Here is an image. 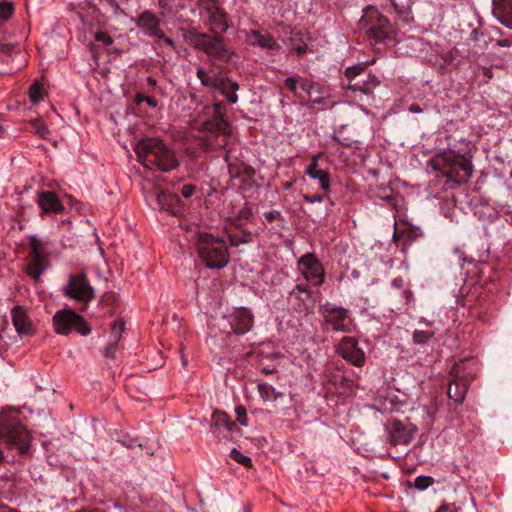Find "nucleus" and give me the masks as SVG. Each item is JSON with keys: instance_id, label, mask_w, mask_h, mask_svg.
<instances>
[{"instance_id": "f8f14e48", "label": "nucleus", "mask_w": 512, "mask_h": 512, "mask_svg": "<svg viewBox=\"0 0 512 512\" xmlns=\"http://www.w3.org/2000/svg\"><path fill=\"white\" fill-rule=\"evenodd\" d=\"M387 439L393 446L408 445L417 433V427L397 419L389 420L385 425Z\"/></svg>"}, {"instance_id": "f3484780", "label": "nucleus", "mask_w": 512, "mask_h": 512, "mask_svg": "<svg viewBox=\"0 0 512 512\" xmlns=\"http://www.w3.org/2000/svg\"><path fill=\"white\" fill-rule=\"evenodd\" d=\"M10 314L12 323L19 336L31 337L35 334L36 326L32 321L26 307L16 305L11 309Z\"/></svg>"}, {"instance_id": "9d476101", "label": "nucleus", "mask_w": 512, "mask_h": 512, "mask_svg": "<svg viewBox=\"0 0 512 512\" xmlns=\"http://www.w3.org/2000/svg\"><path fill=\"white\" fill-rule=\"evenodd\" d=\"M319 312L323 316L325 324L334 331L349 333L354 328L353 320L346 308L326 302L320 307Z\"/></svg>"}, {"instance_id": "0eeeda50", "label": "nucleus", "mask_w": 512, "mask_h": 512, "mask_svg": "<svg viewBox=\"0 0 512 512\" xmlns=\"http://www.w3.org/2000/svg\"><path fill=\"white\" fill-rule=\"evenodd\" d=\"M368 39L381 42L392 37L393 29L389 20L373 7H367L359 20Z\"/></svg>"}, {"instance_id": "e2e57ef3", "label": "nucleus", "mask_w": 512, "mask_h": 512, "mask_svg": "<svg viewBox=\"0 0 512 512\" xmlns=\"http://www.w3.org/2000/svg\"><path fill=\"white\" fill-rule=\"evenodd\" d=\"M182 364L185 366L187 363V360L184 358V356H181Z\"/></svg>"}, {"instance_id": "1a4fd4ad", "label": "nucleus", "mask_w": 512, "mask_h": 512, "mask_svg": "<svg viewBox=\"0 0 512 512\" xmlns=\"http://www.w3.org/2000/svg\"><path fill=\"white\" fill-rule=\"evenodd\" d=\"M52 321L57 334L68 335L73 329L83 336L91 332L84 318L69 309L57 311Z\"/></svg>"}, {"instance_id": "393cba45", "label": "nucleus", "mask_w": 512, "mask_h": 512, "mask_svg": "<svg viewBox=\"0 0 512 512\" xmlns=\"http://www.w3.org/2000/svg\"><path fill=\"white\" fill-rule=\"evenodd\" d=\"M156 199L161 209L171 211L175 214V208L179 203V198L176 194L168 190H162L156 193Z\"/></svg>"}, {"instance_id": "c85d7f7f", "label": "nucleus", "mask_w": 512, "mask_h": 512, "mask_svg": "<svg viewBox=\"0 0 512 512\" xmlns=\"http://www.w3.org/2000/svg\"><path fill=\"white\" fill-rule=\"evenodd\" d=\"M258 392L264 401H276L282 396L281 392H278L272 385L268 383H259Z\"/></svg>"}, {"instance_id": "5fc2aeb1", "label": "nucleus", "mask_w": 512, "mask_h": 512, "mask_svg": "<svg viewBox=\"0 0 512 512\" xmlns=\"http://www.w3.org/2000/svg\"><path fill=\"white\" fill-rule=\"evenodd\" d=\"M436 512H456V507L452 505H443Z\"/></svg>"}, {"instance_id": "aec40b11", "label": "nucleus", "mask_w": 512, "mask_h": 512, "mask_svg": "<svg viewBox=\"0 0 512 512\" xmlns=\"http://www.w3.org/2000/svg\"><path fill=\"white\" fill-rule=\"evenodd\" d=\"M138 28L148 36L163 37V31L159 28L160 19L151 11L145 10L138 17L133 18Z\"/></svg>"}, {"instance_id": "5701e85b", "label": "nucleus", "mask_w": 512, "mask_h": 512, "mask_svg": "<svg viewBox=\"0 0 512 512\" xmlns=\"http://www.w3.org/2000/svg\"><path fill=\"white\" fill-rule=\"evenodd\" d=\"M318 157L319 156L313 157L312 162L309 164V166L306 169V174L311 179L317 180L319 182L321 189L324 192H329L330 176H329L328 172H326L318 167Z\"/></svg>"}, {"instance_id": "72a5a7b5", "label": "nucleus", "mask_w": 512, "mask_h": 512, "mask_svg": "<svg viewBox=\"0 0 512 512\" xmlns=\"http://www.w3.org/2000/svg\"><path fill=\"white\" fill-rule=\"evenodd\" d=\"M230 457L235 460L237 463L245 466V467H251L252 466V460L250 457L243 455L240 451H238L236 448L232 449L230 452Z\"/></svg>"}, {"instance_id": "2f4dec72", "label": "nucleus", "mask_w": 512, "mask_h": 512, "mask_svg": "<svg viewBox=\"0 0 512 512\" xmlns=\"http://www.w3.org/2000/svg\"><path fill=\"white\" fill-rule=\"evenodd\" d=\"M371 193L380 199L391 200L393 191L389 186L376 185L370 189Z\"/></svg>"}, {"instance_id": "ea45409f", "label": "nucleus", "mask_w": 512, "mask_h": 512, "mask_svg": "<svg viewBox=\"0 0 512 512\" xmlns=\"http://www.w3.org/2000/svg\"><path fill=\"white\" fill-rule=\"evenodd\" d=\"M433 336L432 333L422 331V330H416L413 333V340L418 344H425L428 342V340Z\"/></svg>"}, {"instance_id": "bf43d9fd", "label": "nucleus", "mask_w": 512, "mask_h": 512, "mask_svg": "<svg viewBox=\"0 0 512 512\" xmlns=\"http://www.w3.org/2000/svg\"><path fill=\"white\" fill-rule=\"evenodd\" d=\"M499 45L503 46V47H509L510 46V41L509 40H502V41L499 42Z\"/></svg>"}, {"instance_id": "49530a36", "label": "nucleus", "mask_w": 512, "mask_h": 512, "mask_svg": "<svg viewBox=\"0 0 512 512\" xmlns=\"http://www.w3.org/2000/svg\"><path fill=\"white\" fill-rule=\"evenodd\" d=\"M352 391V384L350 381L348 380H344L342 379L341 380V388H337L335 390L336 393L340 394V395H345V394H348Z\"/></svg>"}, {"instance_id": "6e6552de", "label": "nucleus", "mask_w": 512, "mask_h": 512, "mask_svg": "<svg viewBox=\"0 0 512 512\" xmlns=\"http://www.w3.org/2000/svg\"><path fill=\"white\" fill-rule=\"evenodd\" d=\"M374 63L363 62L355 66L348 67L345 70V76L348 80L347 88L352 91H358L364 94L373 93L374 89L380 85L379 78L371 73H365L366 67Z\"/></svg>"}, {"instance_id": "ddd939ff", "label": "nucleus", "mask_w": 512, "mask_h": 512, "mask_svg": "<svg viewBox=\"0 0 512 512\" xmlns=\"http://www.w3.org/2000/svg\"><path fill=\"white\" fill-rule=\"evenodd\" d=\"M30 258L27 273L33 279H38L47 267V252L45 244L36 236L30 238Z\"/></svg>"}, {"instance_id": "3c124183", "label": "nucleus", "mask_w": 512, "mask_h": 512, "mask_svg": "<svg viewBox=\"0 0 512 512\" xmlns=\"http://www.w3.org/2000/svg\"><path fill=\"white\" fill-rule=\"evenodd\" d=\"M18 45L15 44H6L0 42V51L5 53H11L14 50L18 49Z\"/></svg>"}, {"instance_id": "4d7b16f0", "label": "nucleus", "mask_w": 512, "mask_h": 512, "mask_svg": "<svg viewBox=\"0 0 512 512\" xmlns=\"http://www.w3.org/2000/svg\"><path fill=\"white\" fill-rule=\"evenodd\" d=\"M409 111L413 113H421L422 109L420 108L419 105L414 104L409 107Z\"/></svg>"}, {"instance_id": "2eb2a0df", "label": "nucleus", "mask_w": 512, "mask_h": 512, "mask_svg": "<svg viewBox=\"0 0 512 512\" xmlns=\"http://www.w3.org/2000/svg\"><path fill=\"white\" fill-rule=\"evenodd\" d=\"M304 278L315 286H320L324 281V268L314 254H305L299 261Z\"/></svg>"}, {"instance_id": "dca6fc26", "label": "nucleus", "mask_w": 512, "mask_h": 512, "mask_svg": "<svg viewBox=\"0 0 512 512\" xmlns=\"http://www.w3.org/2000/svg\"><path fill=\"white\" fill-rule=\"evenodd\" d=\"M223 321L230 326L234 334L243 335L252 328L254 317L247 308L240 307L224 317Z\"/></svg>"}, {"instance_id": "864d4df0", "label": "nucleus", "mask_w": 512, "mask_h": 512, "mask_svg": "<svg viewBox=\"0 0 512 512\" xmlns=\"http://www.w3.org/2000/svg\"><path fill=\"white\" fill-rule=\"evenodd\" d=\"M304 200L306 202H309V203L322 202L323 197L322 196H309V195H305L304 196Z\"/></svg>"}, {"instance_id": "58836bf2", "label": "nucleus", "mask_w": 512, "mask_h": 512, "mask_svg": "<svg viewBox=\"0 0 512 512\" xmlns=\"http://www.w3.org/2000/svg\"><path fill=\"white\" fill-rule=\"evenodd\" d=\"M434 480L430 476H419L415 479V487L419 490H425L433 484Z\"/></svg>"}, {"instance_id": "c9c22d12", "label": "nucleus", "mask_w": 512, "mask_h": 512, "mask_svg": "<svg viewBox=\"0 0 512 512\" xmlns=\"http://www.w3.org/2000/svg\"><path fill=\"white\" fill-rule=\"evenodd\" d=\"M125 323L122 320L113 322L111 326V339L115 342H119L122 332L124 331Z\"/></svg>"}, {"instance_id": "7ed1b4c3", "label": "nucleus", "mask_w": 512, "mask_h": 512, "mask_svg": "<svg viewBox=\"0 0 512 512\" xmlns=\"http://www.w3.org/2000/svg\"><path fill=\"white\" fill-rule=\"evenodd\" d=\"M196 249L207 268L222 269L229 262V253L225 242L212 234L198 233Z\"/></svg>"}, {"instance_id": "79ce46f5", "label": "nucleus", "mask_w": 512, "mask_h": 512, "mask_svg": "<svg viewBox=\"0 0 512 512\" xmlns=\"http://www.w3.org/2000/svg\"><path fill=\"white\" fill-rule=\"evenodd\" d=\"M299 76L288 77L284 80V86L292 93H296L297 86L299 85Z\"/></svg>"}, {"instance_id": "13d9d810", "label": "nucleus", "mask_w": 512, "mask_h": 512, "mask_svg": "<svg viewBox=\"0 0 512 512\" xmlns=\"http://www.w3.org/2000/svg\"><path fill=\"white\" fill-rule=\"evenodd\" d=\"M0 512H17L11 508H9L8 506H5V505H1L0 506Z\"/></svg>"}, {"instance_id": "6ab92c4d", "label": "nucleus", "mask_w": 512, "mask_h": 512, "mask_svg": "<svg viewBox=\"0 0 512 512\" xmlns=\"http://www.w3.org/2000/svg\"><path fill=\"white\" fill-rule=\"evenodd\" d=\"M37 204L40 208V216L47 214H60L65 207L53 191H40L37 193Z\"/></svg>"}, {"instance_id": "4be33fe9", "label": "nucleus", "mask_w": 512, "mask_h": 512, "mask_svg": "<svg viewBox=\"0 0 512 512\" xmlns=\"http://www.w3.org/2000/svg\"><path fill=\"white\" fill-rule=\"evenodd\" d=\"M208 15V23L213 32L220 31L226 32L228 29V23L226 20L225 13L215 4H211L206 7Z\"/></svg>"}, {"instance_id": "a211bd4d", "label": "nucleus", "mask_w": 512, "mask_h": 512, "mask_svg": "<svg viewBox=\"0 0 512 512\" xmlns=\"http://www.w3.org/2000/svg\"><path fill=\"white\" fill-rule=\"evenodd\" d=\"M339 355L356 367H361L365 363V353L359 348L358 341L353 337H344L338 345Z\"/></svg>"}, {"instance_id": "4468645a", "label": "nucleus", "mask_w": 512, "mask_h": 512, "mask_svg": "<svg viewBox=\"0 0 512 512\" xmlns=\"http://www.w3.org/2000/svg\"><path fill=\"white\" fill-rule=\"evenodd\" d=\"M222 110L223 107L221 104H215L212 118L203 123L204 131L216 134L217 137H222V140L217 144L218 147L226 145V138L231 133L230 125L225 120Z\"/></svg>"}, {"instance_id": "e433bc0d", "label": "nucleus", "mask_w": 512, "mask_h": 512, "mask_svg": "<svg viewBox=\"0 0 512 512\" xmlns=\"http://www.w3.org/2000/svg\"><path fill=\"white\" fill-rule=\"evenodd\" d=\"M252 215V209L250 207H243L242 209H240L238 215L232 220V223L236 226V227H241L242 226V220H247L251 217Z\"/></svg>"}, {"instance_id": "c756f323", "label": "nucleus", "mask_w": 512, "mask_h": 512, "mask_svg": "<svg viewBox=\"0 0 512 512\" xmlns=\"http://www.w3.org/2000/svg\"><path fill=\"white\" fill-rule=\"evenodd\" d=\"M197 77L201 81L202 85L206 87L216 88L220 76L214 72H207L203 68L197 69Z\"/></svg>"}, {"instance_id": "f704fd0d", "label": "nucleus", "mask_w": 512, "mask_h": 512, "mask_svg": "<svg viewBox=\"0 0 512 512\" xmlns=\"http://www.w3.org/2000/svg\"><path fill=\"white\" fill-rule=\"evenodd\" d=\"M29 98L33 103H39L43 100V88L40 84L34 83L29 89Z\"/></svg>"}, {"instance_id": "473e14b6", "label": "nucleus", "mask_w": 512, "mask_h": 512, "mask_svg": "<svg viewBox=\"0 0 512 512\" xmlns=\"http://www.w3.org/2000/svg\"><path fill=\"white\" fill-rule=\"evenodd\" d=\"M290 40H291L293 48L297 52V54L302 55L307 52L308 47L302 41V39L300 37V33L292 32Z\"/></svg>"}, {"instance_id": "a878e982", "label": "nucleus", "mask_w": 512, "mask_h": 512, "mask_svg": "<svg viewBox=\"0 0 512 512\" xmlns=\"http://www.w3.org/2000/svg\"><path fill=\"white\" fill-rule=\"evenodd\" d=\"M399 19L408 24L413 20L411 0H390Z\"/></svg>"}, {"instance_id": "680f3d73", "label": "nucleus", "mask_w": 512, "mask_h": 512, "mask_svg": "<svg viewBox=\"0 0 512 512\" xmlns=\"http://www.w3.org/2000/svg\"><path fill=\"white\" fill-rule=\"evenodd\" d=\"M313 102L320 104L323 102V98L314 99Z\"/></svg>"}, {"instance_id": "a18cd8bd", "label": "nucleus", "mask_w": 512, "mask_h": 512, "mask_svg": "<svg viewBox=\"0 0 512 512\" xmlns=\"http://www.w3.org/2000/svg\"><path fill=\"white\" fill-rule=\"evenodd\" d=\"M300 88L307 93L309 97L312 95L313 83L308 79H299Z\"/></svg>"}, {"instance_id": "0e129e2a", "label": "nucleus", "mask_w": 512, "mask_h": 512, "mask_svg": "<svg viewBox=\"0 0 512 512\" xmlns=\"http://www.w3.org/2000/svg\"><path fill=\"white\" fill-rule=\"evenodd\" d=\"M263 372H264V373H266V374H269V373H272V372H273V370H269V369H265V368H264V369H263Z\"/></svg>"}, {"instance_id": "69168bd1", "label": "nucleus", "mask_w": 512, "mask_h": 512, "mask_svg": "<svg viewBox=\"0 0 512 512\" xmlns=\"http://www.w3.org/2000/svg\"><path fill=\"white\" fill-rule=\"evenodd\" d=\"M3 460V452L0 450V462Z\"/></svg>"}, {"instance_id": "bb28decb", "label": "nucleus", "mask_w": 512, "mask_h": 512, "mask_svg": "<svg viewBox=\"0 0 512 512\" xmlns=\"http://www.w3.org/2000/svg\"><path fill=\"white\" fill-rule=\"evenodd\" d=\"M249 41L252 45H257L266 49H275L278 45L274 38L269 34H263L259 31H253L249 35Z\"/></svg>"}, {"instance_id": "603ef678", "label": "nucleus", "mask_w": 512, "mask_h": 512, "mask_svg": "<svg viewBox=\"0 0 512 512\" xmlns=\"http://www.w3.org/2000/svg\"><path fill=\"white\" fill-rule=\"evenodd\" d=\"M280 216V212L277 210H271L264 213V217L268 222H273Z\"/></svg>"}, {"instance_id": "f257e3e1", "label": "nucleus", "mask_w": 512, "mask_h": 512, "mask_svg": "<svg viewBox=\"0 0 512 512\" xmlns=\"http://www.w3.org/2000/svg\"><path fill=\"white\" fill-rule=\"evenodd\" d=\"M138 161L147 169L169 172L179 166L175 152L159 138H144L134 147Z\"/></svg>"}, {"instance_id": "4c0bfd02", "label": "nucleus", "mask_w": 512, "mask_h": 512, "mask_svg": "<svg viewBox=\"0 0 512 512\" xmlns=\"http://www.w3.org/2000/svg\"><path fill=\"white\" fill-rule=\"evenodd\" d=\"M13 5L9 2L0 3V19L3 21L8 20L13 14Z\"/></svg>"}, {"instance_id": "b1692460", "label": "nucleus", "mask_w": 512, "mask_h": 512, "mask_svg": "<svg viewBox=\"0 0 512 512\" xmlns=\"http://www.w3.org/2000/svg\"><path fill=\"white\" fill-rule=\"evenodd\" d=\"M216 89L219 90L229 103H237L238 96L236 92L239 89V85L235 81H232L229 78L220 77Z\"/></svg>"}, {"instance_id": "052dcab7", "label": "nucleus", "mask_w": 512, "mask_h": 512, "mask_svg": "<svg viewBox=\"0 0 512 512\" xmlns=\"http://www.w3.org/2000/svg\"><path fill=\"white\" fill-rule=\"evenodd\" d=\"M146 102H147L149 105H152V106H154V105H155V103H154L153 99H152V98H150V97H147V98H146Z\"/></svg>"}, {"instance_id": "6e6d98bb", "label": "nucleus", "mask_w": 512, "mask_h": 512, "mask_svg": "<svg viewBox=\"0 0 512 512\" xmlns=\"http://www.w3.org/2000/svg\"><path fill=\"white\" fill-rule=\"evenodd\" d=\"M157 38L160 39V40H163L170 47L175 48L174 41L171 38L166 37L164 33H163V37H157Z\"/></svg>"}, {"instance_id": "20e7f679", "label": "nucleus", "mask_w": 512, "mask_h": 512, "mask_svg": "<svg viewBox=\"0 0 512 512\" xmlns=\"http://www.w3.org/2000/svg\"><path fill=\"white\" fill-rule=\"evenodd\" d=\"M435 167L449 180L461 184L472 176L473 165L470 158L457 154L454 151H446L436 156Z\"/></svg>"}, {"instance_id": "39448f33", "label": "nucleus", "mask_w": 512, "mask_h": 512, "mask_svg": "<svg viewBox=\"0 0 512 512\" xmlns=\"http://www.w3.org/2000/svg\"><path fill=\"white\" fill-rule=\"evenodd\" d=\"M476 374L477 368L473 361L461 360L455 363L450 371L451 381L447 390L449 398L458 404L462 403Z\"/></svg>"}, {"instance_id": "f03ea898", "label": "nucleus", "mask_w": 512, "mask_h": 512, "mask_svg": "<svg viewBox=\"0 0 512 512\" xmlns=\"http://www.w3.org/2000/svg\"><path fill=\"white\" fill-rule=\"evenodd\" d=\"M0 444L20 454L29 452L31 436L15 414L0 415Z\"/></svg>"}, {"instance_id": "09e8293b", "label": "nucleus", "mask_w": 512, "mask_h": 512, "mask_svg": "<svg viewBox=\"0 0 512 512\" xmlns=\"http://www.w3.org/2000/svg\"><path fill=\"white\" fill-rule=\"evenodd\" d=\"M296 292L299 294V295H305V298L306 299H310L311 298V293L310 291L308 290V288L304 285H296V287L294 288V290L291 292V295H295Z\"/></svg>"}, {"instance_id": "cd10ccee", "label": "nucleus", "mask_w": 512, "mask_h": 512, "mask_svg": "<svg viewBox=\"0 0 512 512\" xmlns=\"http://www.w3.org/2000/svg\"><path fill=\"white\" fill-rule=\"evenodd\" d=\"M212 426L225 427L230 432L237 429V424L230 419L228 414L219 410L214 411L212 414Z\"/></svg>"}, {"instance_id": "7c9ffc66", "label": "nucleus", "mask_w": 512, "mask_h": 512, "mask_svg": "<svg viewBox=\"0 0 512 512\" xmlns=\"http://www.w3.org/2000/svg\"><path fill=\"white\" fill-rule=\"evenodd\" d=\"M30 126H31L32 132L34 134L38 135L42 139H45V140L49 139L51 132L48 129V127L44 123H42L40 120H38V119L31 120Z\"/></svg>"}, {"instance_id": "de8ad7c7", "label": "nucleus", "mask_w": 512, "mask_h": 512, "mask_svg": "<svg viewBox=\"0 0 512 512\" xmlns=\"http://www.w3.org/2000/svg\"><path fill=\"white\" fill-rule=\"evenodd\" d=\"M297 297L299 298V300L302 301V303L299 304V306H298V310H300V311L308 310L309 308H311L313 306V301L311 298L306 299L305 295H299V294Z\"/></svg>"}, {"instance_id": "37998d69", "label": "nucleus", "mask_w": 512, "mask_h": 512, "mask_svg": "<svg viewBox=\"0 0 512 512\" xmlns=\"http://www.w3.org/2000/svg\"><path fill=\"white\" fill-rule=\"evenodd\" d=\"M196 191V186L193 185V184H184L181 188H180V193L181 195L188 199L190 197H192L194 195Z\"/></svg>"}, {"instance_id": "9b49d317", "label": "nucleus", "mask_w": 512, "mask_h": 512, "mask_svg": "<svg viewBox=\"0 0 512 512\" xmlns=\"http://www.w3.org/2000/svg\"><path fill=\"white\" fill-rule=\"evenodd\" d=\"M63 295L79 303L87 304L95 297V292L85 273L70 275L63 287Z\"/></svg>"}, {"instance_id": "8fccbe9b", "label": "nucleus", "mask_w": 512, "mask_h": 512, "mask_svg": "<svg viewBox=\"0 0 512 512\" xmlns=\"http://www.w3.org/2000/svg\"><path fill=\"white\" fill-rule=\"evenodd\" d=\"M117 346L118 342L111 340V343L105 349V356L108 358H114Z\"/></svg>"}, {"instance_id": "412c9836", "label": "nucleus", "mask_w": 512, "mask_h": 512, "mask_svg": "<svg viewBox=\"0 0 512 512\" xmlns=\"http://www.w3.org/2000/svg\"><path fill=\"white\" fill-rule=\"evenodd\" d=\"M493 14L502 25L512 29V0H493Z\"/></svg>"}, {"instance_id": "a19ab883", "label": "nucleus", "mask_w": 512, "mask_h": 512, "mask_svg": "<svg viewBox=\"0 0 512 512\" xmlns=\"http://www.w3.org/2000/svg\"><path fill=\"white\" fill-rule=\"evenodd\" d=\"M235 412L237 414V422L242 425V426H247L248 425V418H247V413H246V409L244 406H237L235 408Z\"/></svg>"}, {"instance_id": "423d86ee", "label": "nucleus", "mask_w": 512, "mask_h": 512, "mask_svg": "<svg viewBox=\"0 0 512 512\" xmlns=\"http://www.w3.org/2000/svg\"><path fill=\"white\" fill-rule=\"evenodd\" d=\"M185 37L193 41L195 47L204 51L213 61L227 62L232 53L223 44V38L220 36H211L205 33H199L196 29L187 31Z\"/></svg>"}, {"instance_id": "c03bdc74", "label": "nucleus", "mask_w": 512, "mask_h": 512, "mask_svg": "<svg viewBox=\"0 0 512 512\" xmlns=\"http://www.w3.org/2000/svg\"><path fill=\"white\" fill-rule=\"evenodd\" d=\"M95 39L98 42H101L104 46H109L113 43L112 37L104 32H97L95 35Z\"/></svg>"}]
</instances>
